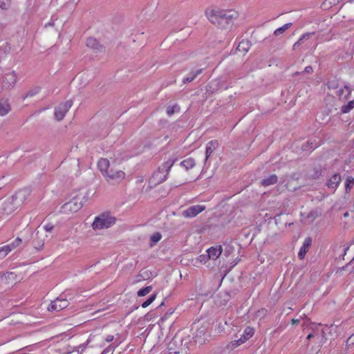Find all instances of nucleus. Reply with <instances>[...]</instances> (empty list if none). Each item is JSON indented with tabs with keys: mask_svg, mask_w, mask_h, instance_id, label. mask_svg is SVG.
Listing matches in <instances>:
<instances>
[{
	"mask_svg": "<svg viewBox=\"0 0 354 354\" xmlns=\"http://www.w3.org/2000/svg\"><path fill=\"white\" fill-rule=\"evenodd\" d=\"M54 228V225L51 223H47L44 225V229L46 232H51L53 229Z\"/></svg>",
	"mask_w": 354,
	"mask_h": 354,
	"instance_id": "nucleus-43",
	"label": "nucleus"
},
{
	"mask_svg": "<svg viewBox=\"0 0 354 354\" xmlns=\"http://www.w3.org/2000/svg\"><path fill=\"white\" fill-rule=\"evenodd\" d=\"M107 182L110 184H115L120 183L125 177V174L120 169H115L112 165L109 170L104 174Z\"/></svg>",
	"mask_w": 354,
	"mask_h": 354,
	"instance_id": "nucleus-6",
	"label": "nucleus"
},
{
	"mask_svg": "<svg viewBox=\"0 0 354 354\" xmlns=\"http://www.w3.org/2000/svg\"><path fill=\"white\" fill-rule=\"evenodd\" d=\"M312 243V239L310 237H307L305 239L302 246L300 248L299 251L298 252V257L300 259H303L308 252L310 246Z\"/></svg>",
	"mask_w": 354,
	"mask_h": 354,
	"instance_id": "nucleus-15",
	"label": "nucleus"
},
{
	"mask_svg": "<svg viewBox=\"0 0 354 354\" xmlns=\"http://www.w3.org/2000/svg\"><path fill=\"white\" fill-rule=\"evenodd\" d=\"M205 209V206L201 205H192L183 211L184 218H194Z\"/></svg>",
	"mask_w": 354,
	"mask_h": 354,
	"instance_id": "nucleus-11",
	"label": "nucleus"
},
{
	"mask_svg": "<svg viewBox=\"0 0 354 354\" xmlns=\"http://www.w3.org/2000/svg\"><path fill=\"white\" fill-rule=\"evenodd\" d=\"M151 290H152L151 286H146V287L138 290V296L144 297V296L147 295V294H149Z\"/></svg>",
	"mask_w": 354,
	"mask_h": 354,
	"instance_id": "nucleus-32",
	"label": "nucleus"
},
{
	"mask_svg": "<svg viewBox=\"0 0 354 354\" xmlns=\"http://www.w3.org/2000/svg\"><path fill=\"white\" fill-rule=\"evenodd\" d=\"M115 222V218L108 214H102L95 217L92 227L94 230L109 228Z\"/></svg>",
	"mask_w": 354,
	"mask_h": 354,
	"instance_id": "nucleus-5",
	"label": "nucleus"
},
{
	"mask_svg": "<svg viewBox=\"0 0 354 354\" xmlns=\"http://www.w3.org/2000/svg\"><path fill=\"white\" fill-rule=\"evenodd\" d=\"M300 73H299V72H296V73L294 74V75H299V74H300Z\"/></svg>",
	"mask_w": 354,
	"mask_h": 354,
	"instance_id": "nucleus-60",
	"label": "nucleus"
},
{
	"mask_svg": "<svg viewBox=\"0 0 354 354\" xmlns=\"http://www.w3.org/2000/svg\"><path fill=\"white\" fill-rule=\"evenodd\" d=\"M342 0H325L324 4H327L331 7L337 5Z\"/></svg>",
	"mask_w": 354,
	"mask_h": 354,
	"instance_id": "nucleus-41",
	"label": "nucleus"
},
{
	"mask_svg": "<svg viewBox=\"0 0 354 354\" xmlns=\"http://www.w3.org/2000/svg\"><path fill=\"white\" fill-rule=\"evenodd\" d=\"M156 298V294L151 295L147 300L142 304V308H147L149 306Z\"/></svg>",
	"mask_w": 354,
	"mask_h": 354,
	"instance_id": "nucleus-35",
	"label": "nucleus"
},
{
	"mask_svg": "<svg viewBox=\"0 0 354 354\" xmlns=\"http://www.w3.org/2000/svg\"><path fill=\"white\" fill-rule=\"evenodd\" d=\"M207 259H209L208 254L207 255H200L198 257V260L201 262H205Z\"/></svg>",
	"mask_w": 354,
	"mask_h": 354,
	"instance_id": "nucleus-47",
	"label": "nucleus"
},
{
	"mask_svg": "<svg viewBox=\"0 0 354 354\" xmlns=\"http://www.w3.org/2000/svg\"><path fill=\"white\" fill-rule=\"evenodd\" d=\"M343 94H344V88H340L338 91H337V95L339 97H342L343 96Z\"/></svg>",
	"mask_w": 354,
	"mask_h": 354,
	"instance_id": "nucleus-49",
	"label": "nucleus"
},
{
	"mask_svg": "<svg viewBox=\"0 0 354 354\" xmlns=\"http://www.w3.org/2000/svg\"><path fill=\"white\" fill-rule=\"evenodd\" d=\"M203 71V68L192 71V72L183 80V82L184 84H187L194 81L197 77L202 73Z\"/></svg>",
	"mask_w": 354,
	"mask_h": 354,
	"instance_id": "nucleus-19",
	"label": "nucleus"
},
{
	"mask_svg": "<svg viewBox=\"0 0 354 354\" xmlns=\"http://www.w3.org/2000/svg\"><path fill=\"white\" fill-rule=\"evenodd\" d=\"M69 304L68 301L66 299L57 297L56 299L53 301L51 304L48 306V311H59L62 309L66 308Z\"/></svg>",
	"mask_w": 354,
	"mask_h": 354,
	"instance_id": "nucleus-10",
	"label": "nucleus"
},
{
	"mask_svg": "<svg viewBox=\"0 0 354 354\" xmlns=\"http://www.w3.org/2000/svg\"><path fill=\"white\" fill-rule=\"evenodd\" d=\"M348 212H346V213L344 214V216H348Z\"/></svg>",
	"mask_w": 354,
	"mask_h": 354,
	"instance_id": "nucleus-61",
	"label": "nucleus"
},
{
	"mask_svg": "<svg viewBox=\"0 0 354 354\" xmlns=\"http://www.w3.org/2000/svg\"><path fill=\"white\" fill-rule=\"evenodd\" d=\"M293 325L298 324L299 323V320L297 319H292L291 321Z\"/></svg>",
	"mask_w": 354,
	"mask_h": 354,
	"instance_id": "nucleus-51",
	"label": "nucleus"
},
{
	"mask_svg": "<svg viewBox=\"0 0 354 354\" xmlns=\"http://www.w3.org/2000/svg\"><path fill=\"white\" fill-rule=\"evenodd\" d=\"M310 145L309 142H308L306 145L302 146L303 150H306V148L307 145Z\"/></svg>",
	"mask_w": 354,
	"mask_h": 354,
	"instance_id": "nucleus-57",
	"label": "nucleus"
},
{
	"mask_svg": "<svg viewBox=\"0 0 354 354\" xmlns=\"http://www.w3.org/2000/svg\"><path fill=\"white\" fill-rule=\"evenodd\" d=\"M21 243V239L19 237H17L15 240V241L13 243H12L11 244H9V245H11L12 247H13V249H15V248L19 246Z\"/></svg>",
	"mask_w": 354,
	"mask_h": 354,
	"instance_id": "nucleus-42",
	"label": "nucleus"
},
{
	"mask_svg": "<svg viewBox=\"0 0 354 354\" xmlns=\"http://www.w3.org/2000/svg\"><path fill=\"white\" fill-rule=\"evenodd\" d=\"M218 145V142L216 140H211L207 144L206 150H205V160H207V159L209 158L211 154L217 148Z\"/></svg>",
	"mask_w": 354,
	"mask_h": 354,
	"instance_id": "nucleus-18",
	"label": "nucleus"
},
{
	"mask_svg": "<svg viewBox=\"0 0 354 354\" xmlns=\"http://www.w3.org/2000/svg\"><path fill=\"white\" fill-rule=\"evenodd\" d=\"M344 88H345L347 91V94L344 95V98H348V96L351 95L352 90L346 85L344 86Z\"/></svg>",
	"mask_w": 354,
	"mask_h": 354,
	"instance_id": "nucleus-46",
	"label": "nucleus"
},
{
	"mask_svg": "<svg viewBox=\"0 0 354 354\" xmlns=\"http://www.w3.org/2000/svg\"><path fill=\"white\" fill-rule=\"evenodd\" d=\"M277 181L278 177L275 174H272L268 177L263 179L261 182V184L264 187H267L276 184Z\"/></svg>",
	"mask_w": 354,
	"mask_h": 354,
	"instance_id": "nucleus-22",
	"label": "nucleus"
},
{
	"mask_svg": "<svg viewBox=\"0 0 354 354\" xmlns=\"http://www.w3.org/2000/svg\"><path fill=\"white\" fill-rule=\"evenodd\" d=\"M10 106L7 102H0V115L4 116L10 111Z\"/></svg>",
	"mask_w": 354,
	"mask_h": 354,
	"instance_id": "nucleus-27",
	"label": "nucleus"
},
{
	"mask_svg": "<svg viewBox=\"0 0 354 354\" xmlns=\"http://www.w3.org/2000/svg\"><path fill=\"white\" fill-rule=\"evenodd\" d=\"M17 280V274L12 272H7L0 275V286H9Z\"/></svg>",
	"mask_w": 354,
	"mask_h": 354,
	"instance_id": "nucleus-12",
	"label": "nucleus"
},
{
	"mask_svg": "<svg viewBox=\"0 0 354 354\" xmlns=\"http://www.w3.org/2000/svg\"><path fill=\"white\" fill-rule=\"evenodd\" d=\"M206 15L212 24L221 29H230L239 16L235 10L219 9L207 10Z\"/></svg>",
	"mask_w": 354,
	"mask_h": 354,
	"instance_id": "nucleus-1",
	"label": "nucleus"
},
{
	"mask_svg": "<svg viewBox=\"0 0 354 354\" xmlns=\"http://www.w3.org/2000/svg\"><path fill=\"white\" fill-rule=\"evenodd\" d=\"M304 73L311 74L313 72V68L311 66H308L304 68Z\"/></svg>",
	"mask_w": 354,
	"mask_h": 354,
	"instance_id": "nucleus-45",
	"label": "nucleus"
},
{
	"mask_svg": "<svg viewBox=\"0 0 354 354\" xmlns=\"http://www.w3.org/2000/svg\"><path fill=\"white\" fill-rule=\"evenodd\" d=\"M180 111V107L178 105L175 104L172 106H168L167 108V114L169 116L172 115L174 113L178 112Z\"/></svg>",
	"mask_w": 354,
	"mask_h": 354,
	"instance_id": "nucleus-33",
	"label": "nucleus"
},
{
	"mask_svg": "<svg viewBox=\"0 0 354 354\" xmlns=\"http://www.w3.org/2000/svg\"><path fill=\"white\" fill-rule=\"evenodd\" d=\"M17 81V76L15 71H12L7 73L3 80V86H6L8 89L12 88Z\"/></svg>",
	"mask_w": 354,
	"mask_h": 354,
	"instance_id": "nucleus-13",
	"label": "nucleus"
},
{
	"mask_svg": "<svg viewBox=\"0 0 354 354\" xmlns=\"http://www.w3.org/2000/svg\"><path fill=\"white\" fill-rule=\"evenodd\" d=\"M339 86L338 82L336 80H329L327 83V87L328 89H336Z\"/></svg>",
	"mask_w": 354,
	"mask_h": 354,
	"instance_id": "nucleus-36",
	"label": "nucleus"
},
{
	"mask_svg": "<svg viewBox=\"0 0 354 354\" xmlns=\"http://www.w3.org/2000/svg\"><path fill=\"white\" fill-rule=\"evenodd\" d=\"M341 182V176L339 174H335L333 175V176L330 178L328 182L327 183V186L329 188L336 189L337 186L339 185V183Z\"/></svg>",
	"mask_w": 354,
	"mask_h": 354,
	"instance_id": "nucleus-20",
	"label": "nucleus"
},
{
	"mask_svg": "<svg viewBox=\"0 0 354 354\" xmlns=\"http://www.w3.org/2000/svg\"><path fill=\"white\" fill-rule=\"evenodd\" d=\"M174 160H168L164 162L158 169L151 176L149 183L153 185H156L164 182L169 174V171L174 165Z\"/></svg>",
	"mask_w": 354,
	"mask_h": 354,
	"instance_id": "nucleus-3",
	"label": "nucleus"
},
{
	"mask_svg": "<svg viewBox=\"0 0 354 354\" xmlns=\"http://www.w3.org/2000/svg\"><path fill=\"white\" fill-rule=\"evenodd\" d=\"M222 321H223V324H224L225 326L228 325V322H227V321H225V320H222Z\"/></svg>",
	"mask_w": 354,
	"mask_h": 354,
	"instance_id": "nucleus-58",
	"label": "nucleus"
},
{
	"mask_svg": "<svg viewBox=\"0 0 354 354\" xmlns=\"http://www.w3.org/2000/svg\"><path fill=\"white\" fill-rule=\"evenodd\" d=\"M349 249V246H346L345 248H344V255H345L347 252V251Z\"/></svg>",
	"mask_w": 354,
	"mask_h": 354,
	"instance_id": "nucleus-55",
	"label": "nucleus"
},
{
	"mask_svg": "<svg viewBox=\"0 0 354 354\" xmlns=\"http://www.w3.org/2000/svg\"><path fill=\"white\" fill-rule=\"evenodd\" d=\"M39 90H40L39 87H35L32 89L30 90L25 95L24 99L28 97H32V96L35 95L37 93H39Z\"/></svg>",
	"mask_w": 354,
	"mask_h": 354,
	"instance_id": "nucleus-38",
	"label": "nucleus"
},
{
	"mask_svg": "<svg viewBox=\"0 0 354 354\" xmlns=\"http://www.w3.org/2000/svg\"><path fill=\"white\" fill-rule=\"evenodd\" d=\"M48 26H54V22L53 21H50V22H48V24H46L45 25L46 27Z\"/></svg>",
	"mask_w": 354,
	"mask_h": 354,
	"instance_id": "nucleus-53",
	"label": "nucleus"
},
{
	"mask_svg": "<svg viewBox=\"0 0 354 354\" xmlns=\"http://www.w3.org/2000/svg\"><path fill=\"white\" fill-rule=\"evenodd\" d=\"M73 104L72 100H67L66 102L60 104L55 108V117L58 121L62 120L66 113L68 111Z\"/></svg>",
	"mask_w": 354,
	"mask_h": 354,
	"instance_id": "nucleus-8",
	"label": "nucleus"
},
{
	"mask_svg": "<svg viewBox=\"0 0 354 354\" xmlns=\"http://www.w3.org/2000/svg\"><path fill=\"white\" fill-rule=\"evenodd\" d=\"M29 195L27 189H21L12 196L0 201V219L6 220L18 207L21 205Z\"/></svg>",
	"mask_w": 354,
	"mask_h": 354,
	"instance_id": "nucleus-2",
	"label": "nucleus"
},
{
	"mask_svg": "<svg viewBox=\"0 0 354 354\" xmlns=\"http://www.w3.org/2000/svg\"><path fill=\"white\" fill-rule=\"evenodd\" d=\"M315 35V32H307L304 34L297 42H295L293 45V50H295L297 47L301 45L305 40H307L310 38L311 35Z\"/></svg>",
	"mask_w": 354,
	"mask_h": 354,
	"instance_id": "nucleus-24",
	"label": "nucleus"
},
{
	"mask_svg": "<svg viewBox=\"0 0 354 354\" xmlns=\"http://www.w3.org/2000/svg\"><path fill=\"white\" fill-rule=\"evenodd\" d=\"M111 166L109 160L106 158H100L97 162V167L103 175L109 170Z\"/></svg>",
	"mask_w": 354,
	"mask_h": 354,
	"instance_id": "nucleus-16",
	"label": "nucleus"
},
{
	"mask_svg": "<svg viewBox=\"0 0 354 354\" xmlns=\"http://www.w3.org/2000/svg\"><path fill=\"white\" fill-rule=\"evenodd\" d=\"M208 258L214 260L218 259L222 252V248L221 245L218 247H211L207 250Z\"/></svg>",
	"mask_w": 354,
	"mask_h": 354,
	"instance_id": "nucleus-17",
	"label": "nucleus"
},
{
	"mask_svg": "<svg viewBox=\"0 0 354 354\" xmlns=\"http://www.w3.org/2000/svg\"><path fill=\"white\" fill-rule=\"evenodd\" d=\"M162 238V235L160 232H156L153 234L152 236H151V241L152 243H151V246H153L154 244L158 243Z\"/></svg>",
	"mask_w": 354,
	"mask_h": 354,
	"instance_id": "nucleus-34",
	"label": "nucleus"
},
{
	"mask_svg": "<svg viewBox=\"0 0 354 354\" xmlns=\"http://www.w3.org/2000/svg\"><path fill=\"white\" fill-rule=\"evenodd\" d=\"M354 185V178L351 176H348L345 182V190L348 193Z\"/></svg>",
	"mask_w": 354,
	"mask_h": 354,
	"instance_id": "nucleus-30",
	"label": "nucleus"
},
{
	"mask_svg": "<svg viewBox=\"0 0 354 354\" xmlns=\"http://www.w3.org/2000/svg\"><path fill=\"white\" fill-rule=\"evenodd\" d=\"M12 250L13 247L9 245H6L0 248V259H3Z\"/></svg>",
	"mask_w": 354,
	"mask_h": 354,
	"instance_id": "nucleus-28",
	"label": "nucleus"
},
{
	"mask_svg": "<svg viewBox=\"0 0 354 354\" xmlns=\"http://www.w3.org/2000/svg\"><path fill=\"white\" fill-rule=\"evenodd\" d=\"M254 333V330L253 328L248 326L245 328L243 333L241 335V337L244 338V340L246 342L248 339L251 338Z\"/></svg>",
	"mask_w": 354,
	"mask_h": 354,
	"instance_id": "nucleus-26",
	"label": "nucleus"
},
{
	"mask_svg": "<svg viewBox=\"0 0 354 354\" xmlns=\"http://www.w3.org/2000/svg\"><path fill=\"white\" fill-rule=\"evenodd\" d=\"M315 337V335H314V334H312V333H310V334H308V336H307V339H311V338H312V337Z\"/></svg>",
	"mask_w": 354,
	"mask_h": 354,
	"instance_id": "nucleus-54",
	"label": "nucleus"
},
{
	"mask_svg": "<svg viewBox=\"0 0 354 354\" xmlns=\"http://www.w3.org/2000/svg\"><path fill=\"white\" fill-rule=\"evenodd\" d=\"M113 338L114 337L111 335H108L106 337V341L107 342H112L113 340Z\"/></svg>",
	"mask_w": 354,
	"mask_h": 354,
	"instance_id": "nucleus-48",
	"label": "nucleus"
},
{
	"mask_svg": "<svg viewBox=\"0 0 354 354\" xmlns=\"http://www.w3.org/2000/svg\"><path fill=\"white\" fill-rule=\"evenodd\" d=\"M86 46L91 48H93L94 50H102L103 47L101 46L98 41L93 38V37H89L86 40Z\"/></svg>",
	"mask_w": 354,
	"mask_h": 354,
	"instance_id": "nucleus-21",
	"label": "nucleus"
},
{
	"mask_svg": "<svg viewBox=\"0 0 354 354\" xmlns=\"http://www.w3.org/2000/svg\"><path fill=\"white\" fill-rule=\"evenodd\" d=\"M225 326L223 324V321L217 320V324L216 326L215 330L220 333L225 330Z\"/></svg>",
	"mask_w": 354,
	"mask_h": 354,
	"instance_id": "nucleus-37",
	"label": "nucleus"
},
{
	"mask_svg": "<svg viewBox=\"0 0 354 354\" xmlns=\"http://www.w3.org/2000/svg\"><path fill=\"white\" fill-rule=\"evenodd\" d=\"M180 165L184 167L187 170L193 168L196 165V162L194 158H188L181 162Z\"/></svg>",
	"mask_w": 354,
	"mask_h": 354,
	"instance_id": "nucleus-25",
	"label": "nucleus"
},
{
	"mask_svg": "<svg viewBox=\"0 0 354 354\" xmlns=\"http://www.w3.org/2000/svg\"><path fill=\"white\" fill-rule=\"evenodd\" d=\"M209 324L204 323L199 325L198 323H194L192 326L193 338L196 343L203 344L208 339L209 334L208 333Z\"/></svg>",
	"mask_w": 354,
	"mask_h": 354,
	"instance_id": "nucleus-4",
	"label": "nucleus"
},
{
	"mask_svg": "<svg viewBox=\"0 0 354 354\" xmlns=\"http://www.w3.org/2000/svg\"><path fill=\"white\" fill-rule=\"evenodd\" d=\"M292 26V23H288L284 24L283 26L277 28L274 32V35L276 37L279 36L280 35L283 34L286 30H288L289 28H290Z\"/></svg>",
	"mask_w": 354,
	"mask_h": 354,
	"instance_id": "nucleus-29",
	"label": "nucleus"
},
{
	"mask_svg": "<svg viewBox=\"0 0 354 354\" xmlns=\"http://www.w3.org/2000/svg\"><path fill=\"white\" fill-rule=\"evenodd\" d=\"M110 347H111V346H109V347H107L106 348H105V349L102 352V353H101V354H106V353H108V352H109V349H110Z\"/></svg>",
	"mask_w": 354,
	"mask_h": 354,
	"instance_id": "nucleus-52",
	"label": "nucleus"
},
{
	"mask_svg": "<svg viewBox=\"0 0 354 354\" xmlns=\"http://www.w3.org/2000/svg\"><path fill=\"white\" fill-rule=\"evenodd\" d=\"M82 207V199L77 196L73 198L70 201L62 206V210L64 213H73L77 212Z\"/></svg>",
	"mask_w": 354,
	"mask_h": 354,
	"instance_id": "nucleus-7",
	"label": "nucleus"
},
{
	"mask_svg": "<svg viewBox=\"0 0 354 354\" xmlns=\"http://www.w3.org/2000/svg\"><path fill=\"white\" fill-rule=\"evenodd\" d=\"M354 263V257H353V259L350 261V263Z\"/></svg>",
	"mask_w": 354,
	"mask_h": 354,
	"instance_id": "nucleus-59",
	"label": "nucleus"
},
{
	"mask_svg": "<svg viewBox=\"0 0 354 354\" xmlns=\"http://www.w3.org/2000/svg\"><path fill=\"white\" fill-rule=\"evenodd\" d=\"M349 264H351V263H350V262H349L348 263H347L345 266H343V267L342 268V270H345V269L346 268V267H348V266Z\"/></svg>",
	"mask_w": 354,
	"mask_h": 354,
	"instance_id": "nucleus-56",
	"label": "nucleus"
},
{
	"mask_svg": "<svg viewBox=\"0 0 354 354\" xmlns=\"http://www.w3.org/2000/svg\"><path fill=\"white\" fill-rule=\"evenodd\" d=\"M245 342V341L244 340V338L240 337V338H239L238 339H235L233 342H232V347L235 348Z\"/></svg>",
	"mask_w": 354,
	"mask_h": 354,
	"instance_id": "nucleus-39",
	"label": "nucleus"
},
{
	"mask_svg": "<svg viewBox=\"0 0 354 354\" xmlns=\"http://www.w3.org/2000/svg\"><path fill=\"white\" fill-rule=\"evenodd\" d=\"M250 46L251 44L249 41L242 40L241 42H239L236 48V50L245 53L249 50Z\"/></svg>",
	"mask_w": 354,
	"mask_h": 354,
	"instance_id": "nucleus-23",
	"label": "nucleus"
},
{
	"mask_svg": "<svg viewBox=\"0 0 354 354\" xmlns=\"http://www.w3.org/2000/svg\"><path fill=\"white\" fill-rule=\"evenodd\" d=\"M182 340L177 337H174L168 344L169 354H183L186 352L185 348L183 347Z\"/></svg>",
	"mask_w": 354,
	"mask_h": 354,
	"instance_id": "nucleus-9",
	"label": "nucleus"
},
{
	"mask_svg": "<svg viewBox=\"0 0 354 354\" xmlns=\"http://www.w3.org/2000/svg\"><path fill=\"white\" fill-rule=\"evenodd\" d=\"M8 6V0H0V8L7 9Z\"/></svg>",
	"mask_w": 354,
	"mask_h": 354,
	"instance_id": "nucleus-44",
	"label": "nucleus"
},
{
	"mask_svg": "<svg viewBox=\"0 0 354 354\" xmlns=\"http://www.w3.org/2000/svg\"><path fill=\"white\" fill-rule=\"evenodd\" d=\"M347 342H351V344H354V334H353L348 337Z\"/></svg>",
	"mask_w": 354,
	"mask_h": 354,
	"instance_id": "nucleus-50",
	"label": "nucleus"
},
{
	"mask_svg": "<svg viewBox=\"0 0 354 354\" xmlns=\"http://www.w3.org/2000/svg\"><path fill=\"white\" fill-rule=\"evenodd\" d=\"M245 342V341L244 340V338L240 337V338H239L238 339H235L233 342H232V347L235 348Z\"/></svg>",
	"mask_w": 354,
	"mask_h": 354,
	"instance_id": "nucleus-40",
	"label": "nucleus"
},
{
	"mask_svg": "<svg viewBox=\"0 0 354 354\" xmlns=\"http://www.w3.org/2000/svg\"><path fill=\"white\" fill-rule=\"evenodd\" d=\"M44 235L42 232H40L39 230H37L35 235L33 236V240H32V245L33 247L39 250L44 245Z\"/></svg>",
	"mask_w": 354,
	"mask_h": 354,
	"instance_id": "nucleus-14",
	"label": "nucleus"
},
{
	"mask_svg": "<svg viewBox=\"0 0 354 354\" xmlns=\"http://www.w3.org/2000/svg\"><path fill=\"white\" fill-rule=\"evenodd\" d=\"M353 108H354V100L349 101L347 103V104L342 106V112L344 113H348Z\"/></svg>",
	"mask_w": 354,
	"mask_h": 354,
	"instance_id": "nucleus-31",
	"label": "nucleus"
}]
</instances>
